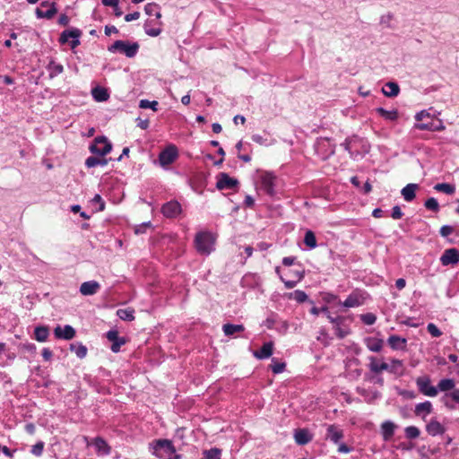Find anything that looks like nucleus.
Returning a JSON list of instances; mask_svg holds the SVG:
<instances>
[{
    "label": "nucleus",
    "instance_id": "obj_42",
    "mask_svg": "<svg viewBox=\"0 0 459 459\" xmlns=\"http://www.w3.org/2000/svg\"><path fill=\"white\" fill-rule=\"evenodd\" d=\"M70 351L74 352L79 359H83L87 355V347L82 342H74L70 344Z\"/></svg>",
    "mask_w": 459,
    "mask_h": 459
},
{
    "label": "nucleus",
    "instance_id": "obj_16",
    "mask_svg": "<svg viewBox=\"0 0 459 459\" xmlns=\"http://www.w3.org/2000/svg\"><path fill=\"white\" fill-rule=\"evenodd\" d=\"M440 263L443 266L455 265L459 263V249L452 247L446 249L441 257Z\"/></svg>",
    "mask_w": 459,
    "mask_h": 459
},
{
    "label": "nucleus",
    "instance_id": "obj_45",
    "mask_svg": "<svg viewBox=\"0 0 459 459\" xmlns=\"http://www.w3.org/2000/svg\"><path fill=\"white\" fill-rule=\"evenodd\" d=\"M288 298L296 300L299 304L310 300L307 294L301 290H296L293 292L289 293Z\"/></svg>",
    "mask_w": 459,
    "mask_h": 459
},
{
    "label": "nucleus",
    "instance_id": "obj_6",
    "mask_svg": "<svg viewBox=\"0 0 459 459\" xmlns=\"http://www.w3.org/2000/svg\"><path fill=\"white\" fill-rule=\"evenodd\" d=\"M90 152L99 156H105L112 150V143L105 135L97 136L89 147Z\"/></svg>",
    "mask_w": 459,
    "mask_h": 459
},
{
    "label": "nucleus",
    "instance_id": "obj_43",
    "mask_svg": "<svg viewBox=\"0 0 459 459\" xmlns=\"http://www.w3.org/2000/svg\"><path fill=\"white\" fill-rule=\"evenodd\" d=\"M47 69L49 72L50 78H53L63 73L64 66L61 64L55 62L54 60H51L48 63Z\"/></svg>",
    "mask_w": 459,
    "mask_h": 459
},
{
    "label": "nucleus",
    "instance_id": "obj_13",
    "mask_svg": "<svg viewBox=\"0 0 459 459\" xmlns=\"http://www.w3.org/2000/svg\"><path fill=\"white\" fill-rule=\"evenodd\" d=\"M359 142H362V138L359 136L353 134L352 136L347 137L343 143H341V146L349 152L351 159H357L358 155H361L359 150L353 151L352 148L357 147V143Z\"/></svg>",
    "mask_w": 459,
    "mask_h": 459
},
{
    "label": "nucleus",
    "instance_id": "obj_34",
    "mask_svg": "<svg viewBox=\"0 0 459 459\" xmlns=\"http://www.w3.org/2000/svg\"><path fill=\"white\" fill-rule=\"evenodd\" d=\"M93 99L98 102L106 101L109 98V93L107 89L97 86L91 90Z\"/></svg>",
    "mask_w": 459,
    "mask_h": 459
},
{
    "label": "nucleus",
    "instance_id": "obj_51",
    "mask_svg": "<svg viewBox=\"0 0 459 459\" xmlns=\"http://www.w3.org/2000/svg\"><path fill=\"white\" fill-rule=\"evenodd\" d=\"M158 106H159V102L157 100L150 101V100L144 99V100H141L139 101V108H143V109L151 108L153 111H157Z\"/></svg>",
    "mask_w": 459,
    "mask_h": 459
},
{
    "label": "nucleus",
    "instance_id": "obj_2",
    "mask_svg": "<svg viewBox=\"0 0 459 459\" xmlns=\"http://www.w3.org/2000/svg\"><path fill=\"white\" fill-rule=\"evenodd\" d=\"M140 48L138 42H130L126 40H116L113 44L108 47V51L110 53H120L128 58L134 57Z\"/></svg>",
    "mask_w": 459,
    "mask_h": 459
},
{
    "label": "nucleus",
    "instance_id": "obj_1",
    "mask_svg": "<svg viewBox=\"0 0 459 459\" xmlns=\"http://www.w3.org/2000/svg\"><path fill=\"white\" fill-rule=\"evenodd\" d=\"M150 453L157 458L167 459L176 453V447L172 441L167 438L153 439L149 443Z\"/></svg>",
    "mask_w": 459,
    "mask_h": 459
},
{
    "label": "nucleus",
    "instance_id": "obj_29",
    "mask_svg": "<svg viewBox=\"0 0 459 459\" xmlns=\"http://www.w3.org/2000/svg\"><path fill=\"white\" fill-rule=\"evenodd\" d=\"M56 13H57L56 4H51V7H49L46 11H43L39 7L36 8V10H35V15L38 19L51 20Z\"/></svg>",
    "mask_w": 459,
    "mask_h": 459
},
{
    "label": "nucleus",
    "instance_id": "obj_55",
    "mask_svg": "<svg viewBox=\"0 0 459 459\" xmlns=\"http://www.w3.org/2000/svg\"><path fill=\"white\" fill-rule=\"evenodd\" d=\"M278 316L274 313H272L270 316H268L263 323V325H264L268 329L274 328V325L277 322Z\"/></svg>",
    "mask_w": 459,
    "mask_h": 459
},
{
    "label": "nucleus",
    "instance_id": "obj_17",
    "mask_svg": "<svg viewBox=\"0 0 459 459\" xmlns=\"http://www.w3.org/2000/svg\"><path fill=\"white\" fill-rule=\"evenodd\" d=\"M75 334V329L70 325H65L64 326L58 325L54 329V335L59 340L69 341L72 340Z\"/></svg>",
    "mask_w": 459,
    "mask_h": 459
},
{
    "label": "nucleus",
    "instance_id": "obj_40",
    "mask_svg": "<svg viewBox=\"0 0 459 459\" xmlns=\"http://www.w3.org/2000/svg\"><path fill=\"white\" fill-rule=\"evenodd\" d=\"M303 242L309 250L314 249L317 247L316 234L314 233L313 230H307L305 232Z\"/></svg>",
    "mask_w": 459,
    "mask_h": 459
},
{
    "label": "nucleus",
    "instance_id": "obj_25",
    "mask_svg": "<svg viewBox=\"0 0 459 459\" xmlns=\"http://www.w3.org/2000/svg\"><path fill=\"white\" fill-rule=\"evenodd\" d=\"M387 343L394 351H404L406 349L407 340L399 335H390Z\"/></svg>",
    "mask_w": 459,
    "mask_h": 459
},
{
    "label": "nucleus",
    "instance_id": "obj_7",
    "mask_svg": "<svg viewBox=\"0 0 459 459\" xmlns=\"http://www.w3.org/2000/svg\"><path fill=\"white\" fill-rule=\"evenodd\" d=\"M280 267L277 266L275 268V272L277 274H280ZM286 276L291 278L290 280H285L281 275L280 276L281 281L284 283V286L287 289H292L294 288L299 281H300L304 276H305V271L304 269H290L285 273Z\"/></svg>",
    "mask_w": 459,
    "mask_h": 459
},
{
    "label": "nucleus",
    "instance_id": "obj_63",
    "mask_svg": "<svg viewBox=\"0 0 459 459\" xmlns=\"http://www.w3.org/2000/svg\"><path fill=\"white\" fill-rule=\"evenodd\" d=\"M335 334L339 339H343L349 333L348 331H345L341 328L340 325H334Z\"/></svg>",
    "mask_w": 459,
    "mask_h": 459
},
{
    "label": "nucleus",
    "instance_id": "obj_21",
    "mask_svg": "<svg viewBox=\"0 0 459 459\" xmlns=\"http://www.w3.org/2000/svg\"><path fill=\"white\" fill-rule=\"evenodd\" d=\"M273 352V342H267L263 344V346L253 352L255 358L258 359H265L270 358Z\"/></svg>",
    "mask_w": 459,
    "mask_h": 459
},
{
    "label": "nucleus",
    "instance_id": "obj_48",
    "mask_svg": "<svg viewBox=\"0 0 459 459\" xmlns=\"http://www.w3.org/2000/svg\"><path fill=\"white\" fill-rule=\"evenodd\" d=\"M204 458L203 459H216L221 455V449L218 447H212L209 450H204L203 452Z\"/></svg>",
    "mask_w": 459,
    "mask_h": 459
},
{
    "label": "nucleus",
    "instance_id": "obj_28",
    "mask_svg": "<svg viewBox=\"0 0 459 459\" xmlns=\"http://www.w3.org/2000/svg\"><path fill=\"white\" fill-rule=\"evenodd\" d=\"M364 343L370 351L379 352L383 349L384 341L382 339L368 336L364 338Z\"/></svg>",
    "mask_w": 459,
    "mask_h": 459
},
{
    "label": "nucleus",
    "instance_id": "obj_5",
    "mask_svg": "<svg viewBox=\"0 0 459 459\" xmlns=\"http://www.w3.org/2000/svg\"><path fill=\"white\" fill-rule=\"evenodd\" d=\"M82 34V32L80 29L71 27L60 33L58 41L61 45L69 43L71 49L74 50L81 44L80 38Z\"/></svg>",
    "mask_w": 459,
    "mask_h": 459
},
{
    "label": "nucleus",
    "instance_id": "obj_23",
    "mask_svg": "<svg viewBox=\"0 0 459 459\" xmlns=\"http://www.w3.org/2000/svg\"><path fill=\"white\" fill-rule=\"evenodd\" d=\"M426 431L429 435L435 437L438 435H443L446 431V428L436 419H432L426 425Z\"/></svg>",
    "mask_w": 459,
    "mask_h": 459
},
{
    "label": "nucleus",
    "instance_id": "obj_30",
    "mask_svg": "<svg viewBox=\"0 0 459 459\" xmlns=\"http://www.w3.org/2000/svg\"><path fill=\"white\" fill-rule=\"evenodd\" d=\"M395 425L390 420H386L381 425V434L385 441L390 440L394 435Z\"/></svg>",
    "mask_w": 459,
    "mask_h": 459
},
{
    "label": "nucleus",
    "instance_id": "obj_57",
    "mask_svg": "<svg viewBox=\"0 0 459 459\" xmlns=\"http://www.w3.org/2000/svg\"><path fill=\"white\" fill-rule=\"evenodd\" d=\"M91 202L99 204V208L97 209V212H102L105 210V202L100 196V195L96 194L92 198Z\"/></svg>",
    "mask_w": 459,
    "mask_h": 459
},
{
    "label": "nucleus",
    "instance_id": "obj_53",
    "mask_svg": "<svg viewBox=\"0 0 459 459\" xmlns=\"http://www.w3.org/2000/svg\"><path fill=\"white\" fill-rule=\"evenodd\" d=\"M44 442L39 441L34 446H32L30 453L35 456H41L44 451Z\"/></svg>",
    "mask_w": 459,
    "mask_h": 459
},
{
    "label": "nucleus",
    "instance_id": "obj_20",
    "mask_svg": "<svg viewBox=\"0 0 459 459\" xmlns=\"http://www.w3.org/2000/svg\"><path fill=\"white\" fill-rule=\"evenodd\" d=\"M295 442L299 446H305L312 441L313 435L307 429H297L294 430Z\"/></svg>",
    "mask_w": 459,
    "mask_h": 459
},
{
    "label": "nucleus",
    "instance_id": "obj_4",
    "mask_svg": "<svg viewBox=\"0 0 459 459\" xmlns=\"http://www.w3.org/2000/svg\"><path fill=\"white\" fill-rule=\"evenodd\" d=\"M370 299L369 294L362 289L353 290L344 301L339 300V305L345 308L358 307Z\"/></svg>",
    "mask_w": 459,
    "mask_h": 459
},
{
    "label": "nucleus",
    "instance_id": "obj_39",
    "mask_svg": "<svg viewBox=\"0 0 459 459\" xmlns=\"http://www.w3.org/2000/svg\"><path fill=\"white\" fill-rule=\"evenodd\" d=\"M144 12L148 16H154L156 20L161 18L160 7L156 3H149L144 6Z\"/></svg>",
    "mask_w": 459,
    "mask_h": 459
},
{
    "label": "nucleus",
    "instance_id": "obj_50",
    "mask_svg": "<svg viewBox=\"0 0 459 459\" xmlns=\"http://www.w3.org/2000/svg\"><path fill=\"white\" fill-rule=\"evenodd\" d=\"M273 364L270 366L273 374H281L285 370L286 363L278 362L275 358L272 359Z\"/></svg>",
    "mask_w": 459,
    "mask_h": 459
},
{
    "label": "nucleus",
    "instance_id": "obj_37",
    "mask_svg": "<svg viewBox=\"0 0 459 459\" xmlns=\"http://www.w3.org/2000/svg\"><path fill=\"white\" fill-rule=\"evenodd\" d=\"M245 326L243 325H234L230 323L222 325V331L226 336H233L237 333L244 332Z\"/></svg>",
    "mask_w": 459,
    "mask_h": 459
},
{
    "label": "nucleus",
    "instance_id": "obj_38",
    "mask_svg": "<svg viewBox=\"0 0 459 459\" xmlns=\"http://www.w3.org/2000/svg\"><path fill=\"white\" fill-rule=\"evenodd\" d=\"M455 382L453 378H443L438 382L437 388L438 389V392H444L445 394L455 389Z\"/></svg>",
    "mask_w": 459,
    "mask_h": 459
},
{
    "label": "nucleus",
    "instance_id": "obj_62",
    "mask_svg": "<svg viewBox=\"0 0 459 459\" xmlns=\"http://www.w3.org/2000/svg\"><path fill=\"white\" fill-rule=\"evenodd\" d=\"M57 22L61 26H68L70 22V17L65 13H62L60 14Z\"/></svg>",
    "mask_w": 459,
    "mask_h": 459
},
{
    "label": "nucleus",
    "instance_id": "obj_44",
    "mask_svg": "<svg viewBox=\"0 0 459 459\" xmlns=\"http://www.w3.org/2000/svg\"><path fill=\"white\" fill-rule=\"evenodd\" d=\"M117 316L124 321H133L134 319V310L131 307L119 308L117 311Z\"/></svg>",
    "mask_w": 459,
    "mask_h": 459
},
{
    "label": "nucleus",
    "instance_id": "obj_19",
    "mask_svg": "<svg viewBox=\"0 0 459 459\" xmlns=\"http://www.w3.org/2000/svg\"><path fill=\"white\" fill-rule=\"evenodd\" d=\"M414 128L421 131L442 132L446 126L441 120H438L437 122L417 123L414 125Z\"/></svg>",
    "mask_w": 459,
    "mask_h": 459
},
{
    "label": "nucleus",
    "instance_id": "obj_32",
    "mask_svg": "<svg viewBox=\"0 0 459 459\" xmlns=\"http://www.w3.org/2000/svg\"><path fill=\"white\" fill-rule=\"evenodd\" d=\"M382 92L389 98L396 97L400 92V87L395 82H388L382 88Z\"/></svg>",
    "mask_w": 459,
    "mask_h": 459
},
{
    "label": "nucleus",
    "instance_id": "obj_52",
    "mask_svg": "<svg viewBox=\"0 0 459 459\" xmlns=\"http://www.w3.org/2000/svg\"><path fill=\"white\" fill-rule=\"evenodd\" d=\"M361 321L367 325H372L377 321V316L373 313H366L360 316Z\"/></svg>",
    "mask_w": 459,
    "mask_h": 459
},
{
    "label": "nucleus",
    "instance_id": "obj_11",
    "mask_svg": "<svg viewBox=\"0 0 459 459\" xmlns=\"http://www.w3.org/2000/svg\"><path fill=\"white\" fill-rule=\"evenodd\" d=\"M439 400L446 409L450 411L459 410V388L445 393Z\"/></svg>",
    "mask_w": 459,
    "mask_h": 459
},
{
    "label": "nucleus",
    "instance_id": "obj_15",
    "mask_svg": "<svg viewBox=\"0 0 459 459\" xmlns=\"http://www.w3.org/2000/svg\"><path fill=\"white\" fill-rule=\"evenodd\" d=\"M107 339L112 342L110 346V350L114 353H117L120 351L121 346L126 342V339L125 337L119 336L118 332L117 330H109L106 333Z\"/></svg>",
    "mask_w": 459,
    "mask_h": 459
},
{
    "label": "nucleus",
    "instance_id": "obj_33",
    "mask_svg": "<svg viewBox=\"0 0 459 459\" xmlns=\"http://www.w3.org/2000/svg\"><path fill=\"white\" fill-rule=\"evenodd\" d=\"M369 364L368 368L371 372L378 374L385 370H389V365L386 362L377 363V359L374 356L368 358Z\"/></svg>",
    "mask_w": 459,
    "mask_h": 459
},
{
    "label": "nucleus",
    "instance_id": "obj_59",
    "mask_svg": "<svg viewBox=\"0 0 459 459\" xmlns=\"http://www.w3.org/2000/svg\"><path fill=\"white\" fill-rule=\"evenodd\" d=\"M358 145H360L361 150H362L361 152H359L361 153V155H359L360 157H363L364 154H367V153L369 152V151H370V144L368 142H366V141H364L362 139V142H359L357 143V146Z\"/></svg>",
    "mask_w": 459,
    "mask_h": 459
},
{
    "label": "nucleus",
    "instance_id": "obj_26",
    "mask_svg": "<svg viewBox=\"0 0 459 459\" xmlns=\"http://www.w3.org/2000/svg\"><path fill=\"white\" fill-rule=\"evenodd\" d=\"M419 185L415 183L407 184L401 191V195L406 202H412L416 197V190Z\"/></svg>",
    "mask_w": 459,
    "mask_h": 459
},
{
    "label": "nucleus",
    "instance_id": "obj_27",
    "mask_svg": "<svg viewBox=\"0 0 459 459\" xmlns=\"http://www.w3.org/2000/svg\"><path fill=\"white\" fill-rule=\"evenodd\" d=\"M49 336V326L39 325L35 326L33 337L39 342H47Z\"/></svg>",
    "mask_w": 459,
    "mask_h": 459
},
{
    "label": "nucleus",
    "instance_id": "obj_54",
    "mask_svg": "<svg viewBox=\"0 0 459 459\" xmlns=\"http://www.w3.org/2000/svg\"><path fill=\"white\" fill-rule=\"evenodd\" d=\"M322 299L327 303V304H331V303H333V302H338L339 303V297L335 294H333L331 292H323L322 293Z\"/></svg>",
    "mask_w": 459,
    "mask_h": 459
},
{
    "label": "nucleus",
    "instance_id": "obj_3",
    "mask_svg": "<svg viewBox=\"0 0 459 459\" xmlns=\"http://www.w3.org/2000/svg\"><path fill=\"white\" fill-rule=\"evenodd\" d=\"M215 238L209 231L197 232L195 237V246L198 253L209 255L213 250Z\"/></svg>",
    "mask_w": 459,
    "mask_h": 459
},
{
    "label": "nucleus",
    "instance_id": "obj_10",
    "mask_svg": "<svg viewBox=\"0 0 459 459\" xmlns=\"http://www.w3.org/2000/svg\"><path fill=\"white\" fill-rule=\"evenodd\" d=\"M239 182L237 178H230L228 173L221 172L217 176L216 188L218 190L230 189L237 191Z\"/></svg>",
    "mask_w": 459,
    "mask_h": 459
},
{
    "label": "nucleus",
    "instance_id": "obj_35",
    "mask_svg": "<svg viewBox=\"0 0 459 459\" xmlns=\"http://www.w3.org/2000/svg\"><path fill=\"white\" fill-rule=\"evenodd\" d=\"M377 114H378L381 117L388 121H395L398 119V111L397 109L387 110L382 107L376 108Z\"/></svg>",
    "mask_w": 459,
    "mask_h": 459
},
{
    "label": "nucleus",
    "instance_id": "obj_22",
    "mask_svg": "<svg viewBox=\"0 0 459 459\" xmlns=\"http://www.w3.org/2000/svg\"><path fill=\"white\" fill-rule=\"evenodd\" d=\"M100 285L96 281H84L80 286V292L84 296L94 295L100 290Z\"/></svg>",
    "mask_w": 459,
    "mask_h": 459
},
{
    "label": "nucleus",
    "instance_id": "obj_58",
    "mask_svg": "<svg viewBox=\"0 0 459 459\" xmlns=\"http://www.w3.org/2000/svg\"><path fill=\"white\" fill-rule=\"evenodd\" d=\"M454 232V228L450 225H444L440 228L439 230V234L444 237V238H446L448 237L449 235H451L452 233Z\"/></svg>",
    "mask_w": 459,
    "mask_h": 459
},
{
    "label": "nucleus",
    "instance_id": "obj_64",
    "mask_svg": "<svg viewBox=\"0 0 459 459\" xmlns=\"http://www.w3.org/2000/svg\"><path fill=\"white\" fill-rule=\"evenodd\" d=\"M392 19H393V14H391V13H388L386 15H382L380 18V23L390 28L391 27L390 22Z\"/></svg>",
    "mask_w": 459,
    "mask_h": 459
},
{
    "label": "nucleus",
    "instance_id": "obj_41",
    "mask_svg": "<svg viewBox=\"0 0 459 459\" xmlns=\"http://www.w3.org/2000/svg\"><path fill=\"white\" fill-rule=\"evenodd\" d=\"M110 159L98 158L95 156H90L85 160V166L87 168H94L96 166H106Z\"/></svg>",
    "mask_w": 459,
    "mask_h": 459
},
{
    "label": "nucleus",
    "instance_id": "obj_12",
    "mask_svg": "<svg viewBox=\"0 0 459 459\" xmlns=\"http://www.w3.org/2000/svg\"><path fill=\"white\" fill-rule=\"evenodd\" d=\"M161 213L164 217L172 219L178 216L182 212L181 204L176 201L171 200L169 202L165 203L160 209Z\"/></svg>",
    "mask_w": 459,
    "mask_h": 459
},
{
    "label": "nucleus",
    "instance_id": "obj_18",
    "mask_svg": "<svg viewBox=\"0 0 459 459\" xmlns=\"http://www.w3.org/2000/svg\"><path fill=\"white\" fill-rule=\"evenodd\" d=\"M161 22L156 19H147L143 24L144 32L150 37H157L161 33Z\"/></svg>",
    "mask_w": 459,
    "mask_h": 459
},
{
    "label": "nucleus",
    "instance_id": "obj_9",
    "mask_svg": "<svg viewBox=\"0 0 459 459\" xmlns=\"http://www.w3.org/2000/svg\"><path fill=\"white\" fill-rule=\"evenodd\" d=\"M416 385L420 393L426 396L435 397L438 394L437 386L431 385V380L429 376H421L416 379Z\"/></svg>",
    "mask_w": 459,
    "mask_h": 459
},
{
    "label": "nucleus",
    "instance_id": "obj_61",
    "mask_svg": "<svg viewBox=\"0 0 459 459\" xmlns=\"http://www.w3.org/2000/svg\"><path fill=\"white\" fill-rule=\"evenodd\" d=\"M22 350L30 352V354L36 353V351H37L36 345L32 342L24 343V344H22Z\"/></svg>",
    "mask_w": 459,
    "mask_h": 459
},
{
    "label": "nucleus",
    "instance_id": "obj_47",
    "mask_svg": "<svg viewBox=\"0 0 459 459\" xmlns=\"http://www.w3.org/2000/svg\"><path fill=\"white\" fill-rule=\"evenodd\" d=\"M424 206L427 210L434 212H437L440 209L438 202L435 197L428 198L424 203Z\"/></svg>",
    "mask_w": 459,
    "mask_h": 459
},
{
    "label": "nucleus",
    "instance_id": "obj_8",
    "mask_svg": "<svg viewBox=\"0 0 459 459\" xmlns=\"http://www.w3.org/2000/svg\"><path fill=\"white\" fill-rule=\"evenodd\" d=\"M178 157V149L175 144L167 145L159 154L160 166L166 167L172 164Z\"/></svg>",
    "mask_w": 459,
    "mask_h": 459
},
{
    "label": "nucleus",
    "instance_id": "obj_49",
    "mask_svg": "<svg viewBox=\"0 0 459 459\" xmlns=\"http://www.w3.org/2000/svg\"><path fill=\"white\" fill-rule=\"evenodd\" d=\"M404 433L408 439H415L420 437V431L415 426H409L405 428Z\"/></svg>",
    "mask_w": 459,
    "mask_h": 459
},
{
    "label": "nucleus",
    "instance_id": "obj_36",
    "mask_svg": "<svg viewBox=\"0 0 459 459\" xmlns=\"http://www.w3.org/2000/svg\"><path fill=\"white\" fill-rule=\"evenodd\" d=\"M432 411L433 406L431 402L425 401L415 405L414 413L416 416H421L423 413L425 415L430 414Z\"/></svg>",
    "mask_w": 459,
    "mask_h": 459
},
{
    "label": "nucleus",
    "instance_id": "obj_46",
    "mask_svg": "<svg viewBox=\"0 0 459 459\" xmlns=\"http://www.w3.org/2000/svg\"><path fill=\"white\" fill-rule=\"evenodd\" d=\"M434 189L446 195H453L455 192V186L448 183H438L434 186Z\"/></svg>",
    "mask_w": 459,
    "mask_h": 459
},
{
    "label": "nucleus",
    "instance_id": "obj_56",
    "mask_svg": "<svg viewBox=\"0 0 459 459\" xmlns=\"http://www.w3.org/2000/svg\"><path fill=\"white\" fill-rule=\"evenodd\" d=\"M427 330L433 337H439L442 335L440 329L433 323H429L427 325Z\"/></svg>",
    "mask_w": 459,
    "mask_h": 459
},
{
    "label": "nucleus",
    "instance_id": "obj_14",
    "mask_svg": "<svg viewBox=\"0 0 459 459\" xmlns=\"http://www.w3.org/2000/svg\"><path fill=\"white\" fill-rule=\"evenodd\" d=\"M275 179L276 177L272 172H265L261 177L262 189L265 192L266 195L272 197L275 195Z\"/></svg>",
    "mask_w": 459,
    "mask_h": 459
},
{
    "label": "nucleus",
    "instance_id": "obj_24",
    "mask_svg": "<svg viewBox=\"0 0 459 459\" xmlns=\"http://www.w3.org/2000/svg\"><path fill=\"white\" fill-rule=\"evenodd\" d=\"M98 454L108 455L111 453V447L101 437H96L92 442Z\"/></svg>",
    "mask_w": 459,
    "mask_h": 459
},
{
    "label": "nucleus",
    "instance_id": "obj_60",
    "mask_svg": "<svg viewBox=\"0 0 459 459\" xmlns=\"http://www.w3.org/2000/svg\"><path fill=\"white\" fill-rule=\"evenodd\" d=\"M391 216L394 220H399L403 216V212L401 210V207L398 205H395L392 209Z\"/></svg>",
    "mask_w": 459,
    "mask_h": 459
},
{
    "label": "nucleus",
    "instance_id": "obj_31",
    "mask_svg": "<svg viewBox=\"0 0 459 459\" xmlns=\"http://www.w3.org/2000/svg\"><path fill=\"white\" fill-rule=\"evenodd\" d=\"M326 437L334 444H339L343 437V432L338 429L334 425H329L327 428Z\"/></svg>",
    "mask_w": 459,
    "mask_h": 459
}]
</instances>
